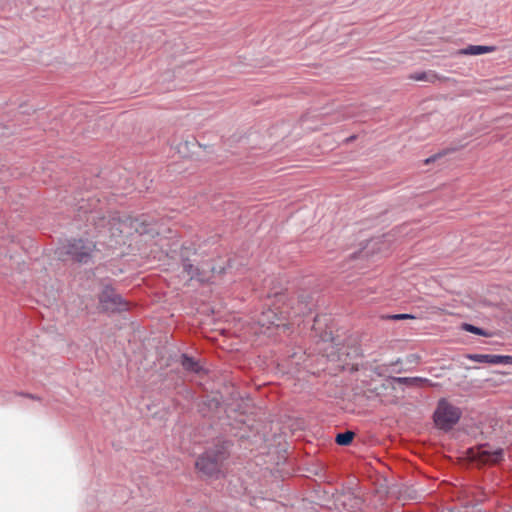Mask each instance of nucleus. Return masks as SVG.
<instances>
[{
	"label": "nucleus",
	"instance_id": "nucleus-11",
	"mask_svg": "<svg viewBox=\"0 0 512 512\" xmlns=\"http://www.w3.org/2000/svg\"><path fill=\"white\" fill-rule=\"evenodd\" d=\"M391 380L397 384H404L407 386H420L427 384L433 386V384L426 378L421 377H392Z\"/></svg>",
	"mask_w": 512,
	"mask_h": 512
},
{
	"label": "nucleus",
	"instance_id": "nucleus-5",
	"mask_svg": "<svg viewBox=\"0 0 512 512\" xmlns=\"http://www.w3.org/2000/svg\"><path fill=\"white\" fill-rule=\"evenodd\" d=\"M460 416L461 412L457 407L442 399L434 412V422L439 429L448 431L459 421Z\"/></svg>",
	"mask_w": 512,
	"mask_h": 512
},
{
	"label": "nucleus",
	"instance_id": "nucleus-6",
	"mask_svg": "<svg viewBox=\"0 0 512 512\" xmlns=\"http://www.w3.org/2000/svg\"><path fill=\"white\" fill-rule=\"evenodd\" d=\"M100 304L102 309L110 312L125 310L127 306L122 297L111 288L103 290L100 295Z\"/></svg>",
	"mask_w": 512,
	"mask_h": 512
},
{
	"label": "nucleus",
	"instance_id": "nucleus-2",
	"mask_svg": "<svg viewBox=\"0 0 512 512\" xmlns=\"http://www.w3.org/2000/svg\"><path fill=\"white\" fill-rule=\"evenodd\" d=\"M183 271L190 280L196 279L199 282H210L215 274L225 272L224 266L217 267L211 260L200 261L198 256L183 261Z\"/></svg>",
	"mask_w": 512,
	"mask_h": 512
},
{
	"label": "nucleus",
	"instance_id": "nucleus-13",
	"mask_svg": "<svg viewBox=\"0 0 512 512\" xmlns=\"http://www.w3.org/2000/svg\"><path fill=\"white\" fill-rule=\"evenodd\" d=\"M411 79L416 81H427V82H435L438 77L433 72H421V73H415L410 76Z\"/></svg>",
	"mask_w": 512,
	"mask_h": 512
},
{
	"label": "nucleus",
	"instance_id": "nucleus-16",
	"mask_svg": "<svg viewBox=\"0 0 512 512\" xmlns=\"http://www.w3.org/2000/svg\"><path fill=\"white\" fill-rule=\"evenodd\" d=\"M390 318L394 319V320H402V319H408V318H414V317L410 314H395V315L390 316Z\"/></svg>",
	"mask_w": 512,
	"mask_h": 512
},
{
	"label": "nucleus",
	"instance_id": "nucleus-1",
	"mask_svg": "<svg viewBox=\"0 0 512 512\" xmlns=\"http://www.w3.org/2000/svg\"><path fill=\"white\" fill-rule=\"evenodd\" d=\"M310 311L311 307L306 300H298L296 303H293L289 309L282 310L280 312L281 317L272 309L264 311L259 318V324L267 329L272 326L277 328L280 326L285 327L286 325L283 323L284 319L305 315Z\"/></svg>",
	"mask_w": 512,
	"mask_h": 512
},
{
	"label": "nucleus",
	"instance_id": "nucleus-8",
	"mask_svg": "<svg viewBox=\"0 0 512 512\" xmlns=\"http://www.w3.org/2000/svg\"><path fill=\"white\" fill-rule=\"evenodd\" d=\"M504 451L501 448L480 447L475 457L481 463H498L503 458Z\"/></svg>",
	"mask_w": 512,
	"mask_h": 512
},
{
	"label": "nucleus",
	"instance_id": "nucleus-3",
	"mask_svg": "<svg viewBox=\"0 0 512 512\" xmlns=\"http://www.w3.org/2000/svg\"><path fill=\"white\" fill-rule=\"evenodd\" d=\"M95 248L96 246L92 241L78 239L62 244L57 248L56 254L62 260L70 257L73 261L87 264L91 260Z\"/></svg>",
	"mask_w": 512,
	"mask_h": 512
},
{
	"label": "nucleus",
	"instance_id": "nucleus-17",
	"mask_svg": "<svg viewBox=\"0 0 512 512\" xmlns=\"http://www.w3.org/2000/svg\"><path fill=\"white\" fill-rule=\"evenodd\" d=\"M436 159V156H433V157H430L428 159H426V163H430L431 161H434Z\"/></svg>",
	"mask_w": 512,
	"mask_h": 512
},
{
	"label": "nucleus",
	"instance_id": "nucleus-9",
	"mask_svg": "<svg viewBox=\"0 0 512 512\" xmlns=\"http://www.w3.org/2000/svg\"><path fill=\"white\" fill-rule=\"evenodd\" d=\"M131 222L126 219L112 218L108 221V230L112 237L118 238L130 233Z\"/></svg>",
	"mask_w": 512,
	"mask_h": 512
},
{
	"label": "nucleus",
	"instance_id": "nucleus-10",
	"mask_svg": "<svg viewBox=\"0 0 512 512\" xmlns=\"http://www.w3.org/2000/svg\"><path fill=\"white\" fill-rule=\"evenodd\" d=\"M493 51H495L494 46L469 45L468 47L459 50V54L476 56V55L491 53Z\"/></svg>",
	"mask_w": 512,
	"mask_h": 512
},
{
	"label": "nucleus",
	"instance_id": "nucleus-18",
	"mask_svg": "<svg viewBox=\"0 0 512 512\" xmlns=\"http://www.w3.org/2000/svg\"><path fill=\"white\" fill-rule=\"evenodd\" d=\"M27 397L31 398V399H36L35 396L31 395V394H28Z\"/></svg>",
	"mask_w": 512,
	"mask_h": 512
},
{
	"label": "nucleus",
	"instance_id": "nucleus-4",
	"mask_svg": "<svg viewBox=\"0 0 512 512\" xmlns=\"http://www.w3.org/2000/svg\"><path fill=\"white\" fill-rule=\"evenodd\" d=\"M226 458L223 448H215L206 451L196 461V468L205 476L213 477L220 473L221 465Z\"/></svg>",
	"mask_w": 512,
	"mask_h": 512
},
{
	"label": "nucleus",
	"instance_id": "nucleus-12",
	"mask_svg": "<svg viewBox=\"0 0 512 512\" xmlns=\"http://www.w3.org/2000/svg\"><path fill=\"white\" fill-rule=\"evenodd\" d=\"M182 366L188 370L198 373L201 370V366L193 358L187 355L182 356Z\"/></svg>",
	"mask_w": 512,
	"mask_h": 512
},
{
	"label": "nucleus",
	"instance_id": "nucleus-7",
	"mask_svg": "<svg viewBox=\"0 0 512 512\" xmlns=\"http://www.w3.org/2000/svg\"><path fill=\"white\" fill-rule=\"evenodd\" d=\"M465 357L474 362L487 363L491 365L512 364V356L510 355L467 354Z\"/></svg>",
	"mask_w": 512,
	"mask_h": 512
},
{
	"label": "nucleus",
	"instance_id": "nucleus-15",
	"mask_svg": "<svg viewBox=\"0 0 512 512\" xmlns=\"http://www.w3.org/2000/svg\"><path fill=\"white\" fill-rule=\"evenodd\" d=\"M462 329L464 331H467V332H470V333H473V334H476V335H480V336H484V337H489L491 336V334L479 327H476L474 325H471V324H467V323H464L462 325Z\"/></svg>",
	"mask_w": 512,
	"mask_h": 512
},
{
	"label": "nucleus",
	"instance_id": "nucleus-14",
	"mask_svg": "<svg viewBox=\"0 0 512 512\" xmlns=\"http://www.w3.org/2000/svg\"><path fill=\"white\" fill-rule=\"evenodd\" d=\"M353 438H354V433L352 431H346L344 433H339L336 436L335 441L338 445L346 446L352 442Z\"/></svg>",
	"mask_w": 512,
	"mask_h": 512
}]
</instances>
